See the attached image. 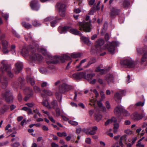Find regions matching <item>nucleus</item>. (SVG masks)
<instances>
[{"label": "nucleus", "instance_id": "1", "mask_svg": "<svg viewBox=\"0 0 147 147\" xmlns=\"http://www.w3.org/2000/svg\"><path fill=\"white\" fill-rule=\"evenodd\" d=\"M90 17L87 16L86 21L84 20L82 22H79L77 24V26L79 27V30L84 31L87 32H90L92 29L91 22L89 20Z\"/></svg>", "mask_w": 147, "mask_h": 147}, {"label": "nucleus", "instance_id": "2", "mask_svg": "<svg viewBox=\"0 0 147 147\" xmlns=\"http://www.w3.org/2000/svg\"><path fill=\"white\" fill-rule=\"evenodd\" d=\"M72 88V86L65 83H63L59 86L58 91L55 93L56 98L60 102L62 98V94L68 91Z\"/></svg>", "mask_w": 147, "mask_h": 147}, {"label": "nucleus", "instance_id": "3", "mask_svg": "<svg viewBox=\"0 0 147 147\" xmlns=\"http://www.w3.org/2000/svg\"><path fill=\"white\" fill-rule=\"evenodd\" d=\"M138 53L139 54H143L141 59L140 62L143 64L144 62L147 63V46L144 47L142 49L137 50Z\"/></svg>", "mask_w": 147, "mask_h": 147}, {"label": "nucleus", "instance_id": "4", "mask_svg": "<svg viewBox=\"0 0 147 147\" xmlns=\"http://www.w3.org/2000/svg\"><path fill=\"white\" fill-rule=\"evenodd\" d=\"M119 45V43L118 42L113 41L109 42L106 45V48L111 54H113L114 53L115 47L118 46Z\"/></svg>", "mask_w": 147, "mask_h": 147}, {"label": "nucleus", "instance_id": "5", "mask_svg": "<svg viewBox=\"0 0 147 147\" xmlns=\"http://www.w3.org/2000/svg\"><path fill=\"white\" fill-rule=\"evenodd\" d=\"M3 95L7 102H12L13 97L11 93L9 90H6Z\"/></svg>", "mask_w": 147, "mask_h": 147}, {"label": "nucleus", "instance_id": "6", "mask_svg": "<svg viewBox=\"0 0 147 147\" xmlns=\"http://www.w3.org/2000/svg\"><path fill=\"white\" fill-rule=\"evenodd\" d=\"M5 60H3L1 62V67L3 68L2 70L6 71L9 76L12 78L13 77V75L10 71V67L5 64Z\"/></svg>", "mask_w": 147, "mask_h": 147}, {"label": "nucleus", "instance_id": "7", "mask_svg": "<svg viewBox=\"0 0 147 147\" xmlns=\"http://www.w3.org/2000/svg\"><path fill=\"white\" fill-rule=\"evenodd\" d=\"M57 7L59 9V15L63 17L65 16L66 10L65 5L62 3H58L57 5Z\"/></svg>", "mask_w": 147, "mask_h": 147}, {"label": "nucleus", "instance_id": "8", "mask_svg": "<svg viewBox=\"0 0 147 147\" xmlns=\"http://www.w3.org/2000/svg\"><path fill=\"white\" fill-rule=\"evenodd\" d=\"M98 127L95 126L92 127L83 129L82 131L84 132L86 134L93 135L96 133V131L97 130Z\"/></svg>", "mask_w": 147, "mask_h": 147}, {"label": "nucleus", "instance_id": "9", "mask_svg": "<svg viewBox=\"0 0 147 147\" xmlns=\"http://www.w3.org/2000/svg\"><path fill=\"white\" fill-rule=\"evenodd\" d=\"M30 58L33 61H41L42 58V56L37 53L32 52L30 55Z\"/></svg>", "mask_w": 147, "mask_h": 147}, {"label": "nucleus", "instance_id": "10", "mask_svg": "<svg viewBox=\"0 0 147 147\" xmlns=\"http://www.w3.org/2000/svg\"><path fill=\"white\" fill-rule=\"evenodd\" d=\"M121 65H125L128 67H134L133 61L130 59H126L121 61Z\"/></svg>", "mask_w": 147, "mask_h": 147}, {"label": "nucleus", "instance_id": "11", "mask_svg": "<svg viewBox=\"0 0 147 147\" xmlns=\"http://www.w3.org/2000/svg\"><path fill=\"white\" fill-rule=\"evenodd\" d=\"M86 73L85 72H82L80 73H77L73 74L71 77L76 80H79L85 78Z\"/></svg>", "mask_w": 147, "mask_h": 147}, {"label": "nucleus", "instance_id": "12", "mask_svg": "<svg viewBox=\"0 0 147 147\" xmlns=\"http://www.w3.org/2000/svg\"><path fill=\"white\" fill-rule=\"evenodd\" d=\"M119 10L116 7H111L110 8V17L112 18H114L118 14Z\"/></svg>", "mask_w": 147, "mask_h": 147}, {"label": "nucleus", "instance_id": "13", "mask_svg": "<svg viewBox=\"0 0 147 147\" xmlns=\"http://www.w3.org/2000/svg\"><path fill=\"white\" fill-rule=\"evenodd\" d=\"M30 6L32 9L35 11H38L39 8L37 1L35 0L31 1Z\"/></svg>", "mask_w": 147, "mask_h": 147}, {"label": "nucleus", "instance_id": "14", "mask_svg": "<svg viewBox=\"0 0 147 147\" xmlns=\"http://www.w3.org/2000/svg\"><path fill=\"white\" fill-rule=\"evenodd\" d=\"M144 116L142 114H139L136 112L134 113L131 115V118L135 121L142 119Z\"/></svg>", "mask_w": 147, "mask_h": 147}, {"label": "nucleus", "instance_id": "15", "mask_svg": "<svg viewBox=\"0 0 147 147\" xmlns=\"http://www.w3.org/2000/svg\"><path fill=\"white\" fill-rule=\"evenodd\" d=\"M2 44L3 46L2 51L4 54L8 53L9 52L7 48L8 47V42L5 40H3L1 41Z\"/></svg>", "mask_w": 147, "mask_h": 147}, {"label": "nucleus", "instance_id": "16", "mask_svg": "<svg viewBox=\"0 0 147 147\" xmlns=\"http://www.w3.org/2000/svg\"><path fill=\"white\" fill-rule=\"evenodd\" d=\"M122 111H123V108L119 105H117L114 110V113L117 115H120Z\"/></svg>", "mask_w": 147, "mask_h": 147}, {"label": "nucleus", "instance_id": "17", "mask_svg": "<svg viewBox=\"0 0 147 147\" xmlns=\"http://www.w3.org/2000/svg\"><path fill=\"white\" fill-rule=\"evenodd\" d=\"M16 68L15 70V72L16 74L19 73L23 67V64L22 63L18 62L15 64Z\"/></svg>", "mask_w": 147, "mask_h": 147}, {"label": "nucleus", "instance_id": "18", "mask_svg": "<svg viewBox=\"0 0 147 147\" xmlns=\"http://www.w3.org/2000/svg\"><path fill=\"white\" fill-rule=\"evenodd\" d=\"M111 67H109L108 69L105 68L104 69H101L99 67H96L95 71L96 72H100L101 74H104L105 72L108 71L110 69Z\"/></svg>", "mask_w": 147, "mask_h": 147}, {"label": "nucleus", "instance_id": "19", "mask_svg": "<svg viewBox=\"0 0 147 147\" xmlns=\"http://www.w3.org/2000/svg\"><path fill=\"white\" fill-rule=\"evenodd\" d=\"M104 43V41L103 39H99L96 42V47L97 49H100L101 46Z\"/></svg>", "mask_w": 147, "mask_h": 147}, {"label": "nucleus", "instance_id": "20", "mask_svg": "<svg viewBox=\"0 0 147 147\" xmlns=\"http://www.w3.org/2000/svg\"><path fill=\"white\" fill-rule=\"evenodd\" d=\"M105 80L108 83L113 82L114 80V77L111 74H109L107 75L105 77Z\"/></svg>", "mask_w": 147, "mask_h": 147}, {"label": "nucleus", "instance_id": "21", "mask_svg": "<svg viewBox=\"0 0 147 147\" xmlns=\"http://www.w3.org/2000/svg\"><path fill=\"white\" fill-rule=\"evenodd\" d=\"M53 20L51 22V26L53 27L55 26L57 23L61 20V18L55 17L54 18Z\"/></svg>", "mask_w": 147, "mask_h": 147}, {"label": "nucleus", "instance_id": "22", "mask_svg": "<svg viewBox=\"0 0 147 147\" xmlns=\"http://www.w3.org/2000/svg\"><path fill=\"white\" fill-rule=\"evenodd\" d=\"M85 43L88 45H90L91 44V42L89 41L88 38L84 36H82L80 38Z\"/></svg>", "mask_w": 147, "mask_h": 147}, {"label": "nucleus", "instance_id": "23", "mask_svg": "<svg viewBox=\"0 0 147 147\" xmlns=\"http://www.w3.org/2000/svg\"><path fill=\"white\" fill-rule=\"evenodd\" d=\"M69 31L70 33L75 35H81V34L80 32L78 30L73 28L70 29L69 30Z\"/></svg>", "mask_w": 147, "mask_h": 147}, {"label": "nucleus", "instance_id": "24", "mask_svg": "<svg viewBox=\"0 0 147 147\" xmlns=\"http://www.w3.org/2000/svg\"><path fill=\"white\" fill-rule=\"evenodd\" d=\"M114 99L115 101L117 102H121V96L120 94L118 93H117L114 96Z\"/></svg>", "mask_w": 147, "mask_h": 147}, {"label": "nucleus", "instance_id": "25", "mask_svg": "<svg viewBox=\"0 0 147 147\" xmlns=\"http://www.w3.org/2000/svg\"><path fill=\"white\" fill-rule=\"evenodd\" d=\"M121 1L120 2V3H121V5L122 6L124 7H128L129 5V2L127 0H121Z\"/></svg>", "mask_w": 147, "mask_h": 147}, {"label": "nucleus", "instance_id": "26", "mask_svg": "<svg viewBox=\"0 0 147 147\" xmlns=\"http://www.w3.org/2000/svg\"><path fill=\"white\" fill-rule=\"evenodd\" d=\"M41 52L44 55L46 56L47 57H48L49 59H51V58H52L49 53L47 51L46 49H41Z\"/></svg>", "mask_w": 147, "mask_h": 147}, {"label": "nucleus", "instance_id": "27", "mask_svg": "<svg viewBox=\"0 0 147 147\" xmlns=\"http://www.w3.org/2000/svg\"><path fill=\"white\" fill-rule=\"evenodd\" d=\"M22 24L23 26L27 29H29L31 28L32 27V26L31 24L27 23L25 22H22Z\"/></svg>", "mask_w": 147, "mask_h": 147}, {"label": "nucleus", "instance_id": "28", "mask_svg": "<svg viewBox=\"0 0 147 147\" xmlns=\"http://www.w3.org/2000/svg\"><path fill=\"white\" fill-rule=\"evenodd\" d=\"M27 79L28 82H29L33 86L34 85L35 82L33 78L28 77L27 78Z\"/></svg>", "mask_w": 147, "mask_h": 147}, {"label": "nucleus", "instance_id": "29", "mask_svg": "<svg viewBox=\"0 0 147 147\" xmlns=\"http://www.w3.org/2000/svg\"><path fill=\"white\" fill-rule=\"evenodd\" d=\"M51 106L54 109L58 107V105L56 100H53L51 103Z\"/></svg>", "mask_w": 147, "mask_h": 147}, {"label": "nucleus", "instance_id": "30", "mask_svg": "<svg viewBox=\"0 0 147 147\" xmlns=\"http://www.w3.org/2000/svg\"><path fill=\"white\" fill-rule=\"evenodd\" d=\"M43 92L45 94L49 96H51L53 94V92L49 90L44 89L43 90Z\"/></svg>", "mask_w": 147, "mask_h": 147}, {"label": "nucleus", "instance_id": "31", "mask_svg": "<svg viewBox=\"0 0 147 147\" xmlns=\"http://www.w3.org/2000/svg\"><path fill=\"white\" fill-rule=\"evenodd\" d=\"M42 104L43 106L47 107L48 109H50L51 108V107L49 105L48 101L47 100H43L42 102Z\"/></svg>", "mask_w": 147, "mask_h": 147}, {"label": "nucleus", "instance_id": "32", "mask_svg": "<svg viewBox=\"0 0 147 147\" xmlns=\"http://www.w3.org/2000/svg\"><path fill=\"white\" fill-rule=\"evenodd\" d=\"M95 75L94 74H87V77H86L85 76V78H84L86 79L89 81L90 80H91L93 78Z\"/></svg>", "mask_w": 147, "mask_h": 147}, {"label": "nucleus", "instance_id": "33", "mask_svg": "<svg viewBox=\"0 0 147 147\" xmlns=\"http://www.w3.org/2000/svg\"><path fill=\"white\" fill-rule=\"evenodd\" d=\"M32 25L34 27H38L41 25V24L37 20H34L32 22Z\"/></svg>", "mask_w": 147, "mask_h": 147}, {"label": "nucleus", "instance_id": "34", "mask_svg": "<svg viewBox=\"0 0 147 147\" xmlns=\"http://www.w3.org/2000/svg\"><path fill=\"white\" fill-rule=\"evenodd\" d=\"M53 19H54V18L52 16L48 17L43 20V22L45 23L46 22L52 21Z\"/></svg>", "mask_w": 147, "mask_h": 147}, {"label": "nucleus", "instance_id": "35", "mask_svg": "<svg viewBox=\"0 0 147 147\" xmlns=\"http://www.w3.org/2000/svg\"><path fill=\"white\" fill-rule=\"evenodd\" d=\"M71 57L73 58H77L80 57L81 55L80 53H73L71 54Z\"/></svg>", "mask_w": 147, "mask_h": 147}, {"label": "nucleus", "instance_id": "36", "mask_svg": "<svg viewBox=\"0 0 147 147\" xmlns=\"http://www.w3.org/2000/svg\"><path fill=\"white\" fill-rule=\"evenodd\" d=\"M102 117V115L100 114L96 115L95 117V119L97 121H99L101 120Z\"/></svg>", "mask_w": 147, "mask_h": 147}, {"label": "nucleus", "instance_id": "37", "mask_svg": "<svg viewBox=\"0 0 147 147\" xmlns=\"http://www.w3.org/2000/svg\"><path fill=\"white\" fill-rule=\"evenodd\" d=\"M57 134L58 136L60 137H62L63 136L65 137L67 136V133L65 132L62 133L57 132Z\"/></svg>", "mask_w": 147, "mask_h": 147}, {"label": "nucleus", "instance_id": "38", "mask_svg": "<svg viewBox=\"0 0 147 147\" xmlns=\"http://www.w3.org/2000/svg\"><path fill=\"white\" fill-rule=\"evenodd\" d=\"M9 107L7 105H4L2 109V112L4 113L7 111L9 109Z\"/></svg>", "mask_w": 147, "mask_h": 147}, {"label": "nucleus", "instance_id": "39", "mask_svg": "<svg viewBox=\"0 0 147 147\" xmlns=\"http://www.w3.org/2000/svg\"><path fill=\"white\" fill-rule=\"evenodd\" d=\"M144 102H141V101H139L137 102L135 104V105L136 106H143L144 105Z\"/></svg>", "mask_w": 147, "mask_h": 147}, {"label": "nucleus", "instance_id": "40", "mask_svg": "<svg viewBox=\"0 0 147 147\" xmlns=\"http://www.w3.org/2000/svg\"><path fill=\"white\" fill-rule=\"evenodd\" d=\"M68 122L73 125H77L78 124V123L77 122L72 120H69L68 121Z\"/></svg>", "mask_w": 147, "mask_h": 147}, {"label": "nucleus", "instance_id": "41", "mask_svg": "<svg viewBox=\"0 0 147 147\" xmlns=\"http://www.w3.org/2000/svg\"><path fill=\"white\" fill-rule=\"evenodd\" d=\"M105 105L107 109H111V107L109 102L108 101H107L105 102Z\"/></svg>", "mask_w": 147, "mask_h": 147}, {"label": "nucleus", "instance_id": "42", "mask_svg": "<svg viewBox=\"0 0 147 147\" xmlns=\"http://www.w3.org/2000/svg\"><path fill=\"white\" fill-rule=\"evenodd\" d=\"M34 91L36 93L39 92L40 91V89L38 87L36 86L34 87Z\"/></svg>", "mask_w": 147, "mask_h": 147}, {"label": "nucleus", "instance_id": "43", "mask_svg": "<svg viewBox=\"0 0 147 147\" xmlns=\"http://www.w3.org/2000/svg\"><path fill=\"white\" fill-rule=\"evenodd\" d=\"M100 94L101 97L100 101H102L105 98V95L104 93L102 91L101 92Z\"/></svg>", "mask_w": 147, "mask_h": 147}, {"label": "nucleus", "instance_id": "44", "mask_svg": "<svg viewBox=\"0 0 147 147\" xmlns=\"http://www.w3.org/2000/svg\"><path fill=\"white\" fill-rule=\"evenodd\" d=\"M4 82H2V87L3 88H5V87L7 85V82L6 80H5V79L4 80Z\"/></svg>", "mask_w": 147, "mask_h": 147}, {"label": "nucleus", "instance_id": "45", "mask_svg": "<svg viewBox=\"0 0 147 147\" xmlns=\"http://www.w3.org/2000/svg\"><path fill=\"white\" fill-rule=\"evenodd\" d=\"M55 109V111L56 112V115L57 116H59L60 114V109L58 107H57Z\"/></svg>", "mask_w": 147, "mask_h": 147}, {"label": "nucleus", "instance_id": "46", "mask_svg": "<svg viewBox=\"0 0 147 147\" xmlns=\"http://www.w3.org/2000/svg\"><path fill=\"white\" fill-rule=\"evenodd\" d=\"M65 60H69L71 59V57L66 54L63 55Z\"/></svg>", "mask_w": 147, "mask_h": 147}, {"label": "nucleus", "instance_id": "47", "mask_svg": "<svg viewBox=\"0 0 147 147\" xmlns=\"http://www.w3.org/2000/svg\"><path fill=\"white\" fill-rule=\"evenodd\" d=\"M58 62V61L57 60H52L50 61H47V63L48 64H49L50 63H52V64H56Z\"/></svg>", "mask_w": 147, "mask_h": 147}, {"label": "nucleus", "instance_id": "48", "mask_svg": "<svg viewBox=\"0 0 147 147\" xmlns=\"http://www.w3.org/2000/svg\"><path fill=\"white\" fill-rule=\"evenodd\" d=\"M20 144L19 142H16L12 144L11 146L13 147H18L19 146Z\"/></svg>", "mask_w": 147, "mask_h": 147}, {"label": "nucleus", "instance_id": "49", "mask_svg": "<svg viewBox=\"0 0 147 147\" xmlns=\"http://www.w3.org/2000/svg\"><path fill=\"white\" fill-rule=\"evenodd\" d=\"M75 94V96L74 97V99L75 100L76 99V97L77 96V95H80L81 94V92H78L77 91H75L74 92Z\"/></svg>", "mask_w": 147, "mask_h": 147}, {"label": "nucleus", "instance_id": "50", "mask_svg": "<svg viewBox=\"0 0 147 147\" xmlns=\"http://www.w3.org/2000/svg\"><path fill=\"white\" fill-rule=\"evenodd\" d=\"M86 61V59H84L82 60L80 62L79 65H78V66H76L77 68H79L80 67V66H81V64L82 63H83L85 62Z\"/></svg>", "mask_w": 147, "mask_h": 147}, {"label": "nucleus", "instance_id": "51", "mask_svg": "<svg viewBox=\"0 0 147 147\" xmlns=\"http://www.w3.org/2000/svg\"><path fill=\"white\" fill-rule=\"evenodd\" d=\"M124 132L125 133L128 135L131 134L132 133V132L129 129H127L125 130L124 131Z\"/></svg>", "mask_w": 147, "mask_h": 147}, {"label": "nucleus", "instance_id": "52", "mask_svg": "<svg viewBox=\"0 0 147 147\" xmlns=\"http://www.w3.org/2000/svg\"><path fill=\"white\" fill-rule=\"evenodd\" d=\"M58 59H60V60L61 61L62 63H63L65 61V60L64 57H63V55L61 56V57H58Z\"/></svg>", "mask_w": 147, "mask_h": 147}, {"label": "nucleus", "instance_id": "53", "mask_svg": "<svg viewBox=\"0 0 147 147\" xmlns=\"http://www.w3.org/2000/svg\"><path fill=\"white\" fill-rule=\"evenodd\" d=\"M83 130V129H82L81 128H77L76 129V133L77 134H79L81 132V131H83L82 130Z\"/></svg>", "mask_w": 147, "mask_h": 147}, {"label": "nucleus", "instance_id": "54", "mask_svg": "<svg viewBox=\"0 0 147 147\" xmlns=\"http://www.w3.org/2000/svg\"><path fill=\"white\" fill-rule=\"evenodd\" d=\"M85 142L87 144H90L91 143V139L89 138H86L85 140Z\"/></svg>", "mask_w": 147, "mask_h": 147}, {"label": "nucleus", "instance_id": "55", "mask_svg": "<svg viewBox=\"0 0 147 147\" xmlns=\"http://www.w3.org/2000/svg\"><path fill=\"white\" fill-rule=\"evenodd\" d=\"M22 53L25 54V55H27L28 54V52L27 50L23 49L22 51Z\"/></svg>", "mask_w": 147, "mask_h": 147}, {"label": "nucleus", "instance_id": "56", "mask_svg": "<svg viewBox=\"0 0 147 147\" xmlns=\"http://www.w3.org/2000/svg\"><path fill=\"white\" fill-rule=\"evenodd\" d=\"M122 112L123 113L124 115L126 116H128L129 115V114L128 112L127 111L124 109H123V111H122Z\"/></svg>", "mask_w": 147, "mask_h": 147}, {"label": "nucleus", "instance_id": "57", "mask_svg": "<svg viewBox=\"0 0 147 147\" xmlns=\"http://www.w3.org/2000/svg\"><path fill=\"white\" fill-rule=\"evenodd\" d=\"M48 84L47 82H43L41 84V86L42 87H46Z\"/></svg>", "mask_w": 147, "mask_h": 147}, {"label": "nucleus", "instance_id": "58", "mask_svg": "<svg viewBox=\"0 0 147 147\" xmlns=\"http://www.w3.org/2000/svg\"><path fill=\"white\" fill-rule=\"evenodd\" d=\"M36 126L37 127H39L40 126V124L39 123H38L37 124H32L30 125L29 126L30 128H32V127H33L34 126Z\"/></svg>", "mask_w": 147, "mask_h": 147}, {"label": "nucleus", "instance_id": "59", "mask_svg": "<svg viewBox=\"0 0 147 147\" xmlns=\"http://www.w3.org/2000/svg\"><path fill=\"white\" fill-rule=\"evenodd\" d=\"M119 124L117 123H115L114 124V129H117L119 128Z\"/></svg>", "mask_w": 147, "mask_h": 147}, {"label": "nucleus", "instance_id": "60", "mask_svg": "<svg viewBox=\"0 0 147 147\" xmlns=\"http://www.w3.org/2000/svg\"><path fill=\"white\" fill-rule=\"evenodd\" d=\"M97 104L98 106L100 107H101L103 109H105V107L103 106L102 103L100 101H98Z\"/></svg>", "mask_w": 147, "mask_h": 147}, {"label": "nucleus", "instance_id": "61", "mask_svg": "<svg viewBox=\"0 0 147 147\" xmlns=\"http://www.w3.org/2000/svg\"><path fill=\"white\" fill-rule=\"evenodd\" d=\"M100 3V1H99L98 2L96 7V9L97 10H99L100 9V7L99 6Z\"/></svg>", "mask_w": 147, "mask_h": 147}, {"label": "nucleus", "instance_id": "62", "mask_svg": "<svg viewBox=\"0 0 147 147\" xmlns=\"http://www.w3.org/2000/svg\"><path fill=\"white\" fill-rule=\"evenodd\" d=\"M67 29L68 28L67 27L61 28V29L62 30V33L65 32Z\"/></svg>", "mask_w": 147, "mask_h": 147}, {"label": "nucleus", "instance_id": "63", "mask_svg": "<svg viewBox=\"0 0 147 147\" xmlns=\"http://www.w3.org/2000/svg\"><path fill=\"white\" fill-rule=\"evenodd\" d=\"M111 122L112 123L113 122L114 123H117V119L115 118L114 117H113L111 118Z\"/></svg>", "mask_w": 147, "mask_h": 147}, {"label": "nucleus", "instance_id": "64", "mask_svg": "<svg viewBox=\"0 0 147 147\" xmlns=\"http://www.w3.org/2000/svg\"><path fill=\"white\" fill-rule=\"evenodd\" d=\"M136 146L138 147H144V145L142 144L141 143L138 142V143L136 145Z\"/></svg>", "mask_w": 147, "mask_h": 147}]
</instances>
